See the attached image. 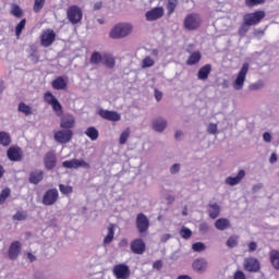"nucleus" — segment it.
<instances>
[{
  "instance_id": "f257e3e1",
  "label": "nucleus",
  "mask_w": 279,
  "mask_h": 279,
  "mask_svg": "<svg viewBox=\"0 0 279 279\" xmlns=\"http://www.w3.org/2000/svg\"><path fill=\"white\" fill-rule=\"evenodd\" d=\"M132 32H134V26L131 23H119L111 28L109 37L113 40H121V38H128Z\"/></svg>"
},
{
  "instance_id": "f03ea898",
  "label": "nucleus",
  "mask_w": 279,
  "mask_h": 279,
  "mask_svg": "<svg viewBox=\"0 0 279 279\" xmlns=\"http://www.w3.org/2000/svg\"><path fill=\"white\" fill-rule=\"evenodd\" d=\"M248 71L250 63H244L232 83L234 90H243V87L245 86V78L247 77Z\"/></svg>"
},
{
  "instance_id": "7ed1b4c3",
  "label": "nucleus",
  "mask_w": 279,
  "mask_h": 279,
  "mask_svg": "<svg viewBox=\"0 0 279 279\" xmlns=\"http://www.w3.org/2000/svg\"><path fill=\"white\" fill-rule=\"evenodd\" d=\"M66 16L68 21H70L72 25H77V23H81L84 13L82 12L80 7L71 5L66 10Z\"/></svg>"
},
{
  "instance_id": "20e7f679",
  "label": "nucleus",
  "mask_w": 279,
  "mask_h": 279,
  "mask_svg": "<svg viewBox=\"0 0 279 279\" xmlns=\"http://www.w3.org/2000/svg\"><path fill=\"white\" fill-rule=\"evenodd\" d=\"M183 25L185 29H189L190 32L198 29L199 25H202V16L197 13L189 14L184 19Z\"/></svg>"
},
{
  "instance_id": "39448f33",
  "label": "nucleus",
  "mask_w": 279,
  "mask_h": 279,
  "mask_svg": "<svg viewBox=\"0 0 279 279\" xmlns=\"http://www.w3.org/2000/svg\"><path fill=\"white\" fill-rule=\"evenodd\" d=\"M263 19H265V11H260V10L255 11L253 13H246L243 16L244 23H246V25H250L251 27L254 25H258V23H260Z\"/></svg>"
},
{
  "instance_id": "423d86ee",
  "label": "nucleus",
  "mask_w": 279,
  "mask_h": 279,
  "mask_svg": "<svg viewBox=\"0 0 279 279\" xmlns=\"http://www.w3.org/2000/svg\"><path fill=\"white\" fill-rule=\"evenodd\" d=\"M60 198V194L58 193L57 189H50L46 191L43 197L44 206H53L56 202Z\"/></svg>"
},
{
  "instance_id": "0eeeda50",
  "label": "nucleus",
  "mask_w": 279,
  "mask_h": 279,
  "mask_svg": "<svg viewBox=\"0 0 279 279\" xmlns=\"http://www.w3.org/2000/svg\"><path fill=\"white\" fill-rule=\"evenodd\" d=\"M40 43L41 47H51L53 43H56V32L51 28L43 31L40 35Z\"/></svg>"
},
{
  "instance_id": "6e6552de",
  "label": "nucleus",
  "mask_w": 279,
  "mask_h": 279,
  "mask_svg": "<svg viewBox=\"0 0 279 279\" xmlns=\"http://www.w3.org/2000/svg\"><path fill=\"white\" fill-rule=\"evenodd\" d=\"M62 167L65 169H80V167L83 169H90V165L84 159H72L63 161Z\"/></svg>"
},
{
  "instance_id": "1a4fd4ad",
  "label": "nucleus",
  "mask_w": 279,
  "mask_h": 279,
  "mask_svg": "<svg viewBox=\"0 0 279 279\" xmlns=\"http://www.w3.org/2000/svg\"><path fill=\"white\" fill-rule=\"evenodd\" d=\"M113 276L117 279H129L130 278V267L124 264H119L113 267Z\"/></svg>"
},
{
  "instance_id": "9d476101",
  "label": "nucleus",
  "mask_w": 279,
  "mask_h": 279,
  "mask_svg": "<svg viewBox=\"0 0 279 279\" xmlns=\"http://www.w3.org/2000/svg\"><path fill=\"white\" fill-rule=\"evenodd\" d=\"M136 228L141 234L149 230V218L145 214H138L136 217Z\"/></svg>"
},
{
  "instance_id": "9b49d317",
  "label": "nucleus",
  "mask_w": 279,
  "mask_h": 279,
  "mask_svg": "<svg viewBox=\"0 0 279 279\" xmlns=\"http://www.w3.org/2000/svg\"><path fill=\"white\" fill-rule=\"evenodd\" d=\"M73 138V131L71 130H61L54 133V141L57 143H61L62 145H65V143H69Z\"/></svg>"
},
{
  "instance_id": "f8f14e48",
  "label": "nucleus",
  "mask_w": 279,
  "mask_h": 279,
  "mask_svg": "<svg viewBox=\"0 0 279 279\" xmlns=\"http://www.w3.org/2000/svg\"><path fill=\"white\" fill-rule=\"evenodd\" d=\"M7 156L12 162H21V160H23V149L19 146L10 147L7 151Z\"/></svg>"
},
{
  "instance_id": "ddd939ff",
  "label": "nucleus",
  "mask_w": 279,
  "mask_h": 279,
  "mask_svg": "<svg viewBox=\"0 0 279 279\" xmlns=\"http://www.w3.org/2000/svg\"><path fill=\"white\" fill-rule=\"evenodd\" d=\"M97 114H99L101 119H106V121H113L114 123L121 119V113L106 109H99Z\"/></svg>"
},
{
  "instance_id": "4468645a",
  "label": "nucleus",
  "mask_w": 279,
  "mask_h": 279,
  "mask_svg": "<svg viewBox=\"0 0 279 279\" xmlns=\"http://www.w3.org/2000/svg\"><path fill=\"white\" fill-rule=\"evenodd\" d=\"M165 16V9L162 7L154 8L146 12L145 17L146 21H158V19H162Z\"/></svg>"
},
{
  "instance_id": "2eb2a0df",
  "label": "nucleus",
  "mask_w": 279,
  "mask_h": 279,
  "mask_svg": "<svg viewBox=\"0 0 279 279\" xmlns=\"http://www.w3.org/2000/svg\"><path fill=\"white\" fill-rule=\"evenodd\" d=\"M244 269L256 274L260 269V263L254 257H247L244 259Z\"/></svg>"
},
{
  "instance_id": "dca6fc26",
  "label": "nucleus",
  "mask_w": 279,
  "mask_h": 279,
  "mask_svg": "<svg viewBox=\"0 0 279 279\" xmlns=\"http://www.w3.org/2000/svg\"><path fill=\"white\" fill-rule=\"evenodd\" d=\"M23 245L19 241H14L11 243L8 252V256L11 260H16L19 256L21 255V250Z\"/></svg>"
},
{
  "instance_id": "f3484780",
  "label": "nucleus",
  "mask_w": 279,
  "mask_h": 279,
  "mask_svg": "<svg viewBox=\"0 0 279 279\" xmlns=\"http://www.w3.org/2000/svg\"><path fill=\"white\" fill-rule=\"evenodd\" d=\"M192 269L196 271V274H206L208 269V260L206 258L195 259L192 264Z\"/></svg>"
},
{
  "instance_id": "a211bd4d",
  "label": "nucleus",
  "mask_w": 279,
  "mask_h": 279,
  "mask_svg": "<svg viewBox=\"0 0 279 279\" xmlns=\"http://www.w3.org/2000/svg\"><path fill=\"white\" fill-rule=\"evenodd\" d=\"M131 252L133 254H145V241L143 239H135L131 242Z\"/></svg>"
},
{
  "instance_id": "6ab92c4d",
  "label": "nucleus",
  "mask_w": 279,
  "mask_h": 279,
  "mask_svg": "<svg viewBox=\"0 0 279 279\" xmlns=\"http://www.w3.org/2000/svg\"><path fill=\"white\" fill-rule=\"evenodd\" d=\"M167 125H168L167 119L156 118V119L153 120L151 129L155 132L162 133L165 130H167Z\"/></svg>"
},
{
  "instance_id": "aec40b11",
  "label": "nucleus",
  "mask_w": 279,
  "mask_h": 279,
  "mask_svg": "<svg viewBox=\"0 0 279 279\" xmlns=\"http://www.w3.org/2000/svg\"><path fill=\"white\" fill-rule=\"evenodd\" d=\"M60 125L64 130H71V128H75V117L71 113H66L61 118Z\"/></svg>"
},
{
  "instance_id": "412c9836",
  "label": "nucleus",
  "mask_w": 279,
  "mask_h": 279,
  "mask_svg": "<svg viewBox=\"0 0 279 279\" xmlns=\"http://www.w3.org/2000/svg\"><path fill=\"white\" fill-rule=\"evenodd\" d=\"M58 162L57 158H56V154L50 151L47 153L45 158H44V165L46 167V169L51 170L56 168V163Z\"/></svg>"
},
{
  "instance_id": "4be33fe9",
  "label": "nucleus",
  "mask_w": 279,
  "mask_h": 279,
  "mask_svg": "<svg viewBox=\"0 0 279 279\" xmlns=\"http://www.w3.org/2000/svg\"><path fill=\"white\" fill-rule=\"evenodd\" d=\"M44 178H45V172L43 170H35L31 172L28 182L31 184H40Z\"/></svg>"
},
{
  "instance_id": "5701e85b",
  "label": "nucleus",
  "mask_w": 279,
  "mask_h": 279,
  "mask_svg": "<svg viewBox=\"0 0 279 279\" xmlns=\"http://www.w3.org/2000/svg\"><path fill=\"white\" fill-rule=\"evenodd\" d=\"M243 178H245V170H240L236 177H228L226 179V184H229V186H236V184L241 183Z\"/></svg>"
},
{
  "instance_id": "b1692460",
  "label": "nucleus",
  "mask_w": 279,
  "mask_h": 279,
  "mask_svg": "<svg viewBox=\"0 0 279 279\" xmlns=\"http://www.w3.org/2000/svg\"><path fill=\"white\" fill-rule=\"evenodd\" d=\"M68 82L66 77L58 76L54 81H52V88L54 90H64L66 88Z\"/></svg>"
},
{
  "instance_id": "393cba45",
  "label": "nucleus",
  "mask_w": 279,
  "mask_h": 279,
  "mask_svg": "<svg viewBox=\"0 0 279 279\" xmlns=\"http://www.w3.org/2000/svg\"><path fill=\"white\" fill-rule=\"evenodd\" d=\"M219 213H221V208L217 203H210L208 205V214L210 219H217V217H219Z\"/></svg>"
},
{
  "instance_id": "a878e982",
  "label": "nucleus",
  "mask_w": 279,
  "mask_h": 279,
  "mask_svg": "<svg viewBox=\"0 0 279 279\" xmlns=\"http://www.w3.org/2000/svg\"><path fill=\"white\" fill-rule=\"evenodd\" d=\"M230 226H231L230 220L227 218H219L215 222V228L217 230H220L221 232H223V230H228V228H230Z\"/></svg>"
},
{
  "instance_id": "bb28decb",
  "label": "nucleus",
  "mask_w": 279,
  "mask_h": 279,
  "mask_svg": "<svg viewBox=\"0 0 279 279\" xmlns=\"http://www.w3.org/2000/svg\"><path fill=\"white\" fill-rule=\"evenodd\" d=\"M210 71H213V66L210 64H206L198 70V80H208V75H210Z\"/></svg>"
},
{
  "instance_id": "cd10ccee",
  "label": "nucleus",
  "mask_w": 279,
  "mask_h": 279,
  "mask_svg": "<svg viewBox=\"0 0 279 279\" xmlns=\"http://www.w3.org/2000/svg\"><path fill=\"white\" fill-rule=\"evenodd\" d=\"M108 233L104 239V245H110V242L114 240V225H109Z\"/></svg>"
},
{
  "instance_id": "c85d7f7f",
  "label": "nucleus",
  "mask_w": 279,
  "mask_h": 279,
  "mask_svg": "<svg viewBox=\"0 0 279 279\" xmlns=\"http://www.w3.org/2000/svg\"><path fill=\"white\" fill-rule=\"evenodd\" d=\"M19 112H22L26 117H29V114H34V110L32 107L25 102H20L17 107Z\"/></svg>"
},
{
  "instance_id": "c756f323",
  "label": "nucleus",
  "mask_w": 279,
  "mask_h": 279,
  "mask_svg": "<svg viewBox=\"0 0 279 279\" xmlns=\"http://www.w3.org/2000/svg\"><path fill=\"white\" fill-rule=\"evenodd\" d=\"M199 60H202V52L201 51H195L193 52L189 59H187V64L190 66H193V64H197V62H199Z\"/></svg>"
},
{
  "instance_id": "7c9ffc66",
  "label": "nucleus",
  "mask_w": 279,
  "mask_h": 279,
  "mask_svg": "<svg viewBox=\"0 0 279 279\" xmlns=\"http://www.w3.org/2000/svg\"><path fill=\"white\" fill-rule=\"evenodd\" d=\"M85 134L90 138V141H97V138H99V131H97L95 126L87 128Z\"/></svg>"
},
{
  "instance_id": "2f4dec72",
  "label": "nucleus",
  "mask_w": 279,
  "mask_h": 279,
  "mask_svg": "<svg viewBox=\"0 0 279 279\" xmlns=\"http://www.w3.org/2000/svg\"><path fill=\"white\" fill-rule=\"evenodd\" d=\"M10 14L15 16L16 19H21L23 16V9L16 3L11 4Z\"/></svg>"
},
{
  "instance_id": "473e14b6",
  "label": "nucleus",
  "mask_w": 279,
  "mask_h": 279,
  "mask_svg": "<svg viewBox=\"0 0 279 279\" xmlns=\"http://www.w3.org/2000/svg\"><path fill=\"white\" fill-rule=\"evenodd\" d=\"M154 64H156V59L150 56H147L142 60V69H151Z\"/></svg>"
},
{
  "instance_id": "72a5a7b5",
  "label": "nucleus",
  "mask_w": 279,
  "mask_h": 279,
  "mask_svg": "<svg viewBox=\"0 0 279 279\" xmlns=\"http://www.w3.org/2000/svg\"><path fill=\"white\" fill-rule=\"evenodd\" d=\"M270 263L275 269H279V251L270 252Z\"/></svg>"
},
{
  "instance_id": "f704fd0d",
  "label": "nucleus",
  "mask_w": 279,
  "mask_h": 279,
  "mask_svg": "<svg viewBox=\"0 0 279 279\" xmlns=\"http://www.w3.org/2000/svg\"><path fill=\"white\" fill-rule=\"evenodd\" d=\"M102 62L108 69H113L116 64L114 57H112V54H104Z\"/></svg>"
},
{
  "instance_id": "c9c22d12",
  "label": "nucleus",
  "mask_w": 279,
  "mask_h": 279,
  "mask_svg": "<svg viewBox=\"0 0 279 279\" xmlns=\"http://www.w3.org/2000/svg\"><path fill=\"white\" fill-rule=\"evenodd\" d=\"M12 143V140L10 138V134L5 132H0V145H3V147H8Z\"/></svg>"
},
{
  "instance_id": "e433bc0d",
  "label": "nucleus",
  "mask_w": 279,
  "mask_h": 279,
  "mask_svg": "<svg viewBox=\"0 0 279 279\" xmlns=\"http://www.w3.org/2000/svg\"><path fill=\"white\" fill-rule=\"evenodd\" d=\"M130 134H132V131L130 128H126L120 135L119 143L120 145H125L128 143V138H130Z\"/></svg>"
},
{
  "instance_id": "4c0bfd02",
  "label": "nucleus",
  "mask_w": 279,
  "mask_h": 279,
  "mask_svg": "<svg viewBox=\"0 0 279 279\" xmlns=\"http://www.w3.org/2000/svg\"><path fill=\"white\" fill-rule=\"evenodd\" d=\"M44 100L46 104H49V106H53L58 101V98H56L51 92H47L44 95Z\"/></svg>"
},
{
  "instance_id": "58836bf2",
  "label": "nucleus",
  "mask_w": 279,
  "mask_h": 279,
  "mask_svg": "<svg viewBox=\"0 0 279 279\" xmlns=\"http://www.w3.org/2000/svg\"><path fill=\"white\" fill-rule=\"evenodd\" d=\"M250 27L252 26L245 23V21H243V24L240 26L238 31L239 36H245L250 32Z\"/></svg>"
},
{
  "instance_id": "ea45409f",
  "label": "nucleus",
  "mask_w": 279,
  "mask_h": 279,
  "mask_svg": "<svg viewBox=\"0 0 279 279\" xmlns=\"http://www.w3.org/2000/svg\"><path fill=\"white\" fill-rule=\"evenodd\" d=\"M236 245H239V236H236V235H231V236L227 240V247H236Z\"/></svg>"
},
{
  "instance_id": "a19ab883",
  "label": "nucleus",
  "mask_w": 279,
  "mask_h": 279,
  "mask_svg": "<svg viewBox=\"0 0 279 279\" xmlns=\"http://www.w3.org/2000/svg\"><path fill=\"white\" fill-rule=\"evenodd\" d=\"M101 60H104V57L101 56V53L93 52V54L90 57L92 64H99V62H101Z\"/></svg>"
},
{
  "instance_id": "79ce46f5",
  "label": "nucleus",
  "mask_w": 279,
  "mask_h": 279,
  "mask_svg": "<svg viewBox=\"0 0 279 279\" xmlns=\"http://www.w3.org/2000/svg\"><path fill=\"white\" fill-rule=\"evenodd\" d=\"M10 189L5 187L4 190L1 191L0 193V205L5 203V199L10 197Z\"/></svg>"
},
{
  "instance_id": "37998d69",
  "label": "nucleus",
  "mask_w": 279,
  "mask_h": 279,
  "mask_svg": "<svg viewBox=\"0 0 279 279\" xmlns=\"http://www.w3.org/2000/svg\"><path fill=\"white\" fill-rule=\"evenodd\" d=\"M59 190L62 195H71L73 193V187L70 185L60 184Z\"/></svg>"
},
{
  "instance_id": "c03bdc74",
  "label": "nucleus",
  "mask_w": 279,
  "mask_h": 279,
  "mask_svg": "<svg viewBox=\"0 0 279 279\" xmlns=\"http://www.w3.org/2000/svg\"><path fill=\"white\" fill-rule=\"evenodd\" d=\"M51 107L57 117H62V105L60 101L57 100Z\"/></svg>"
},
{
  "instance_id": "a18cd8bd",
  "label": "nucleus",
  "mask_w": 279,
  "mask_h": 279,
  "mask_svg": "<svg viewBox=\"0 0 279 279\" xmlns=\"http://www.w3.org/2000/svg\"><path fill=\"white\" fill-rule=\"evenodd\" d=\"M265 3V0H245L246 8H256V5H262Z\"/></svg>"
},
{
  "instance_id": "49530a36",
  "label": "nucleus",
  "mask_w": 279,
  "mask_h": 279,
  "mask_svg": "<svg viewBox=\"0 0 279 279\" xmlns=\"http://www.w3.org/2000/svg\"><path fill=\"white\" fill-rule=\"evenodd\" d=\"M45 1L46 0H35L34 7H33L34 12L36 13L40 12V10L45 8Z\"/></svg>"
},
{
  "instance_id": "de8ad7c7",
  "label": "nucleus",
  "mask_w": 279,
  "mask_h": 279,
  "mask_svg": "<svg viewBox=\"0 0 279 279\" xmlns=\"http://www.w3.org/2000/svg\"><path fill=\"white\" fill-rule=\"evenodd\" d=\"M25 20H21V22L16 25L15 27V34L19 38V36H21V34L23 33V31L25 29Z\"/></svg>"
},
{
  "instance_id": "09e8293b",
  "label": "nucleus",
  "mask_w": 279,
  "mask_h": 279,
  "mask_svg": "<svg viewBox=\"0 0 279 279\" xmlns=\"http://www.w3.org/2000/svg\"><path fill=\"white\" fill-rule=\"evenodd\" d=\"M180 235L182 236V239H189L190 236L193 235V231H191V229L186 227H182Z\"/></svg>"
},
{
  "instance_id": "8fccbe9b",
  "label": "nucleus",
  "mask_w": 279,
  "mask_h": 279,
  "mask_svg": "<svg viewBox=\"0 0 279 279\" xmlns=\"http://www.w3.org/2000/svg\"><path fill=\"white\" fill-rule=\"evenodd\" d=\"M25 219H27V214L24 211H17L13 215V221H25Z\"/></svg>"
},
{
  "instance_id": "3c124183",
  "label": "nucleus",
  "mask_w": 279,
  "mask_h": 279,
  "mask_svg": "<svg viewBox=\"0 0 279 279\" xmlns=\"http://www.w3.org/2000/svg\"><path fill=\"white\" fill-rule=\"evenodd\" d=\"M192 250L194 252H204V250H206V244L203 242H196L192 245Z\"/></svg>"
},
{
  "instance_id": "603ef678",
  "label": "nucleus",
  "mask_w": 279,
  "mask_h": 279,
  "mask_svg": "<svg viewBox=\"0 0 279 279\" xmlns=\"http://www.w3.org/2000/svg\"><path fill=\"white\" fill-rule=\"evenodd\" d=\"M217 132H218L217 123H209V124L207 125V133H208V134L215 135V134H217Z\"/></svg>"
},
{
  "instance_id": "864d4df0",
  "label": "nucleus",
  "mask_w": 279,
  "mask_h": 279,
  "mask_svg": "<svg viewBox=\"0 0 279 279\" xmlns=\"http://www.w3.org/2000/svg\"><path fill=\"white\" fill-rule=\"evenodd\" d=\"M265 84L262 81H258L256 83H253L248 86L250 90H260Z\"/></svg>"
},
{
  "instance_id": "5fc2aeb1",
  "label": "nucleus",
  "mask_w": 279,
  "mask_h": 279,
  "mask_svg": "<svg viewBox=\"0 0 279 279\" xmlns=\"http://www.w3.org/2000/svg\"><path fill=\"white\" fill-rule=\"evenodd\" d=\"M178 5V0H169L168 2V12L169 14H173L175 7Z\"/></svg>"
},
{
  "instance_id": "6e6d98bb",
  "label": "nucleus",
  "mask_w": 279,
  "mask_h": 279,
  "mask_svg": "<svg viewBox=\"0 0 279 279\" xmlns=\"http://www.w3.org/2000/svg\"><path fill=\"white\" fill-rule=\"evenodd\" d=\"M180 169H181L180 163H174V165L170 168V173H171L172 175H175V173H180Z\"/></svg>"
},
{
  "instance_id": "4d7b16f0",
  "label": "nucleus",
  "mask_w": 279,
  "mask_h": 279,
  "mask_svg": "<svg viewBox=\"0 0 279 279\" xmlns=\"http://www.w3.org/2000/svg\"><path fill=\"white\" fill-rule=\"evenodd\" d=\"M233 279H245V274L241 270L235 271Z\"/></svg>"
},
{
  "instance_id": "13d9d810",
  "label": "nucleus",
  "mask_w": 279,
  "mask_h": 279,
  "mask_svg": "<svg viewBox=\"0 0 279 279\" xmlns=\"http://www.w3.org/2000/svg\"><path fill=\"white\" fill-rule=\"evenodd\" d=\"M263 141H264L265 143H271V133L265 132V133L263 134Z\"/></svg>"
},
{
  "instance_id": "bf43d9fd",
  "label": "nucleus",
  "mask_w": 279,
  "mask_h": 279,
  "mask_svg": "<svg viewBox=\"0 0 279 279\" xmlns=\"http://www.w3.org/2000/svg\"><path fill=\"white\" fill-rule=\"evenodd\" d=\"M153 268H154V269H157L158 271H160V269H162V260H156V262L153 264Z\"/></svg>"
},
{
  "instance_id": "052dcab7",
  "label": "nucleus",
  "mask_w": 279,
  "mask_h": 279,
  "mask_svg": "<svg viewBox=\"0 0 279 279\" xmlns=\"http://www.w3.org/2000/svg\"><path fill=\"white\" fill-rule=\"evenodd\" d=\"M208 230H209L208 223L202 222V223L199 225V231H201V232H208Z\"/></svg>"
},
{
  "instance_id": "680f3d73",
  "label": "nucleus",
  "mask_w": 279,
  "mask_h": 279,
  "mask_svg": "<svg viewBox=\"0 0 279 279\" xmlns=\"http://www.w3.org/2000/svg\"><path fill=\"white\" fill-rule=\"evenodd\" d=\"M155 99H156V101H161L162 100V92L155 89Z\"/></svg>"
},
{
  "instance_id": "e2e57ef3",
  "label": "nucleus",
  "mask_w": 279,
  "mask_h": 279,
  "mask_svg": "<svg viewBox=\"0 0 279 279\" xmlns=\"http://www.w3.org/2000/svg\"><path fill=\"white\" fill-rule=\"evenodd\" d=\"M169 239H171V234H169V233H165L160 236L161 243H167V241H169Z\"/></svg>"
},
{
  "instance_id": "0e129e2a",
  "label": "nucleus",
  "mask_w": 279,
  "mask_h": 279,
  "mask_svg": "<svg viewBox=\"0 0 279 279\" xmlns=\"http://www.w3.org/2000/svg\"><path fill=\"white\" fill-rule=\"evenodd\" d=\"M278 161V155H276L275 153L271 154L270 156V159H269V162L271 165H274V162H277Z\"/></svg>"
},
{
  "instance_id": "69168bd1",
  "label": "nucleus",
  "mask_w": 279,
  "mask_h": 279,
  "mask_svg": "<svg viewBox=\"0 0 279 279\" xmlns=\"http://www.w3.org/2000/svg\"><path fill=\"white\" fill-rule=\"evenodd\" d=\"M256 247H257L256 242H251L248 244L250 252H256Z\"/></svg>"
},
{
  "instance_id": "338daca9",
  "label": "nucleus",
  "mask_w": 279,
  "mask_h": 279,
  "mask_svg": "<svg viewBox=\"0 0 279 279\" xmlns=\"http://www.w3.org/2000/svg\"><path fill=\"white\" fill-rule=\"evenodd\" d=\"M27 258H28L29 263H34V260H36V256H34V254H32V253H27Z\"/></svg>"
},
{
  "instance_id": "774afa93",
  "label": "nucleus",
  "mask_w": 279,
  "mask_h": 279,
  "mask_svg": "<svg viewBox=\"0 0 279 279\" xmlns=\"http://www.w3.org/2000/svg\"><path fill=\"white\" fill-rule=\"evenodd\" d=\"M178 279H191V277L187 275H182V276H179Z\"/></svg>"
}]
</instances>
